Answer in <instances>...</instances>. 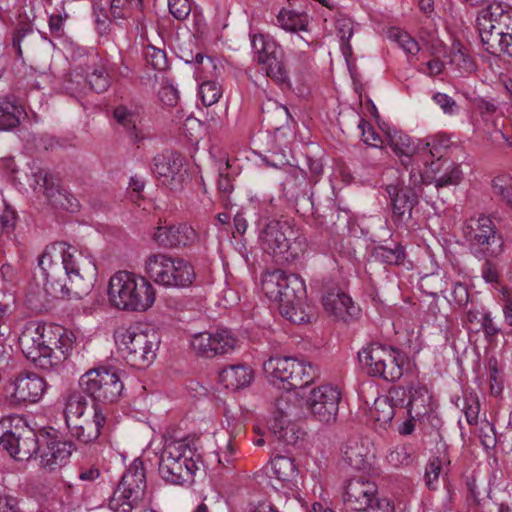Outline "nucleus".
Masks as SVG:
<instances>
[{
	"label": "nucleus",
	"instance_id": "f257e3e1",
	"mask_svg": "<svg viewBox=\"0 0 512 512\" xmlns=\"http://www.w3.org/2000/svg\"><path fill=\"white\" fill-rule=\"evenodd\" d=\"M47 295L58 298H82L93 286L97 276L94 258L66 242L47 246L39 258Z\"/></svg>",
	"mask_w": 512,
	"mask_h": 512
},
{
	"label": "nucleus",
	"instance_id": "f03ea898",
	"mask_svg": "<svg viewBox=\"0 0 512 512\" xmlns=\"http://www.w3.org/2000/svg\"><path fill=\"white\" fill-rule=\"evenodd\" d=\"M261 248L281 263H293L307 249V239L290 221L265 219L259 222Z\"/></svg>",
	"mask_w": 512,
	"mask_h": 512
},
{
	"label": "nucleus",
	"instance_id": "7ed1b4c3",
	"mask_svg": "<svg viewBox=\"0 0 512 512\" xmlns=\"http://www.w3.org/2000/svg\"><path fill=\"white\" fill-rule=\"evenodd\" d=\"M201 455L193 439L184 438L166 442L159 458V474L163 480L175 485L193 481Z\"/></svg>",
	"mask_w": 512,
	"mask_h": 512
},
{
	"label": "nucleus",
	"instance_id": "20e7f679",
	"mask_svg": "<svg viewBox=\"0 0 512 512\" xmlns=\"http://www.w3.org/2000/svg\"><path fill=\"white\" fill-rule=\"evenodd\" d=\"M108 296L111 304L118 309L145 311L155 301V290L146 278L119 271L110 278Z\"/></svg>",
	"mask_w": 512,
	"mask_h": 512
},
{
	"label": "nucleus",
	"instance_id": "39448f33",
	"mask_svg": "<svg viewBox=\"0 0 512 512\" xmlns=\"http://www.w3.org/2000/svg\"><path fill=\"white\" fill-rule=\"evenodd\" d=\"M263 371L273 385L287 391L304 388L320 375L318 367L293 357H269L263 362Z\"/></svg>",
	"mask_w": 512,
	"mask_h": 512
},
{
	"label": "nucleus",
	"instance_id": "423d86ee",
	"mask_svg": "<svg viewBox=\"0 0 512 512\" xmlns=\"http://www.w3.org/2000/svg\"><path fill=\"white\" fill-rule=\"evenodd\" d=\"M358 358L371 377L380 378L386 382H396L403 375L406 362L405 354L390 345L371 342L358 352Z\"/></svg>",
	"mask_w": 512,
	"mask_h": 512
},
{
	"label": "nucleus",
	"instance_id": "0eeeda50",
	"mask_svg": "<svg viewBox=\"0 0 512 512\" xmlns=\"http://www.w3.org/2000/svg\"><path fill=\"white\" fill-rule=\"evenodd\" d=\"M145 272L156 284L167 288H187L196 279L189 261L163 253H154L146 258Z\"/></svg>",
	"mask_w": 512,
	"mask_h": 512
},
{
	"label": "nucleus",
	"instance_id": "6e6552de",
	"mask_svg": "<svg viewBox=\"0 0 512 512\" xmlns=\"http://www.w3.org/2000/svg\"><path fill=\"white\" fill-rule=\"evenodd\" d=\"M119 351L126 362L132 367L143 369L156 358L159 348V334L153 330H142L130 327L116 336Z\"/></svg>",
	"mask_w": 512,
	"mask_h": 512
},
{
	"label": "nucleus",
	"instance_id": "1a4fd4ad",
	"mask_svg": "<svg viewBox=\"0 0 512 512\" xmlns=\"http://www.w3.org/2000/svg\"><path fill=\"white\" fill-rule=\"evenodd\" d=\"M0 448L18 461L29 460L39 451V438L22 418H3L0 420Z\"/></svg>",
	"mask_w": 512,
	"mask_h": 512
},
{
	"label": "nucleus",
	"instance_id": "9d476101",
	"mask_svg": "<svg viewBox=\"0 0 512 512\" xmlns=\"http://www.w3.org/2000/svg\"><path fill=\"white\" fill-rule=\"evenodd\" d=\"M81 392L95 404H109L118 401L124 389L120 371L115 367H98L88 370L79 379Z\"/></svg>",
	"mask_w": 512,
	"mask_h": 512
},
{
	"label": "nucleus",
	"instance_id": "9b49d317",
	"mask_svg": "<svg viewBox=\"0 0 512 512\" xmlns=\"http://www.w3.org/2000/svg\"><path fill=\"white\" fill-rule=\"evenodd\" d=\"M342 499L345 508L354 512H393L394 510L387 498L378 496L377 485L363 477L346 481Z\"/></svg>",
	"mask_w": 512,
	"mask_h": 512
},
{
	"label": "nucleus",
	"instance_id": "f8f14e48",
	"mask_svg": "<svg viewBox=\"0 0 512 512\" xmlns=\"http://www.w3.org/2000/svg\"><path fill=\"white\" fill-rule=\"evenodd\" d=\"M145 488L146 474L143 462L135 460L110 497L109 508L114 512H131L142 500Z\"/></svg>",
	"mask_w": 512,
	"mask_h": 512
},
{
	"label": "nucleus",
	"instance_id": "ddd939ff",
	"mask_svg": "<svg viewBox=\"0 0 512 512\" xmlns=\"http://www.w3.org/2000/svg\"><path fill=\"white\" fill-rule=\"evenodd\" d=\"M464 236L477 258L496 257L502 252L503 239L487 216L469 219L464 227Z\"/></svg>",
	"mask_w": 512,
	"mask_h": 512
},
{
	"label": "nucleus",
	"instance_id": "4468645a",
	"mask_svg": "<svg viewBox=\"0 0 512 512\" xmlns=\"http://www.w3.org/2000/svg\"><path fill=\"white\" fill-rule=\"evenodd\" d=\"M251 47L257 62L265 65L267 76L277 84L288 85L289 75L283 62L281 46L269 35L255 34L251 39Z\"/></svg>",
	"mask_w": 512,
	"mask_h": 512
},
{
	"label": "nucleus",
	"instance_id": "2eb2a0df",
	"mask_svg": "<svg viewBox=\"0 0 512 512\" xmlns=\"http://www.w3.org/2000/svg\"><path fill=\"white\" fill-rule=\"evenodd\" d=\"M341 393L332 385L313 388L306 398V407L314 418L322 423L331 424L337 419Z\"/></svg>",
	"mask_w": 512,
	"mask_h": 512
},
{
	"label": "nucleus",
	"instance_id": "dca6fc26",
	"mask_svg": "<svg viewBox=\"0 0 512 512\" xmlns=\"http://www.w3.org/2000/svg\"><path fill=\"white\" fill-rule=\"evenodd\" d=\"M237 339L226 328L200 332L192 336L191 347L194 352L205 358L231 353L235 350Z\"/></svg>",
	"mask_w": 512,
	"mask_h": 512
},
{
	"label": "nucleus",
	"instance_id": "f3484780",
	"mask_svg": "<svg viewBox=\"0 0 512 512\" xmlns=\"http://www.w3.org/2000/svg\"><path fill=\"white\" fill-rule=\"evenodd\" d=\"M264 285L270 297L279 302V306L302 301L306 295L305 283L301 277L281 270L273 272Z\"/></svg>",
	"mask_w": 512,
	"mask_h": 512
},
{
	"label": "nucleus",
	"instance_id": "a211bd4d",
	"mask_svg": "<svg viewBox=\"0 0 512 512\" xmlns=\"http://www.w3.org/2000/svg\"><path fill=\"white\" fill-rule=\"evenodd\" d=\"M38 327L42 344V356L50 360L47 368L42 369L51 370L66 359L70 344H68V338L61 326L38 323Z\"/></svg>",
	"mask_w": 512,
	"mask_h": 512
},
{
	"label": "nucleus",
	"instance_id": "6ab92c4d",
	"mask_svg": "<svg viewBox=\"0 0 512 512\" xmlns=\"http://www.w3.org/2000/svg\"><path fill=\"white\" fill-rule=\"evenodd\" d=\"M183 161L184 158L177 151L165 150L153 158L152 171L162 185L178 190L184 181Z\"/></svg>",
	"mask_w": 512,
	"mask_h": 512
},
{
	"label": "nucleus",
	"instance_id": "aec40b11",
	"mask_svg": "<svg viewBox=\"0 0 512 512\" xmlns=\"http://www.w3.org/2000/svg\"><path fill=\"white\" fill-rule=\"evenodd\" d=\"M45 441V449L41 453V466L53 471L68 461L72 452L76 450L75 444L70 440H64L56 434L46 432L41 435Z\"/></svg>",
	"mask_w": 512,
	"mask_h": 512
},
{
	"label": "nucleus",
	"instance_id": "412c9836",
	"mask_svg": "<svg viewBox=\"0 0 512 512\" xmlns=\"http://www.w3.org/2000/svg\"><path fill=\"white\" fill-rule=\"evenodd\" d=\"M324 310L336 320L348 322L354 319L360 309L352 298L338 287L326 288L322 295Z\"/></svg>",
	"mask_w": 512,
	"mask_h": 512
},
{
	"label": "nucleus",
	"instance_id": "4be33fe9",
	"mask_svg": "<svg viewBox=\"0 0 512 512\" xmlns=\"http://www.w3.org/2000/svg\"><path fill=\"white\" fill-rule=\"evenodd\" d=\"M152 237L161 247L176 248L195 243L197 233L191 226L180 223L177 225L158 226Z\"/></svg>",
	"mask_w": 512,
	"mask_h": 512
},
{
	"label": "nucleus",
	"instance_id": "5701e85b",
	"mask_svg": "<svg viewBox=\"0 0 512 512\" xmlns=\"http://www.w3.org/2000/svg\"><path fill=\"white\" fill-rule=\"evenodd\" d=\"M285 196L294 201L297 211L300 208L308 212L314 210V204L311 196L308 195V182L306 180V173L302 169H292L284 182Z\"/></svg>",
	"mask_w": 512,
	"mask_h": 512
},
{
	"label": "nucleus",
	"instance_id": "b1692460",
	"mask_svg": "<svg viewBox=\"0 0 512 512\" xmlns=\"http://www.w3.org/2000/svg\"><path fill=\"white\" fill-rule=\"evenodd\" d=\"M92 418H80V420L67 425L72 437L84 444L91 443L98 439L101 429L106 422V416L100 405L94 404Z\"/></svg>",
	"mask_w": 512,
	"mask_h": 512
},
{
	"label": "nucleus",
	"instance_id": "393cba45",
	"mask_svg": "<svg viewBox=\"0 0 512 512\" xmlns=\"http://www.w3.org/2000/svg\"><path fill=\"white\" fill-rule=\"evenodd\" d=\"M13 386L12 397L17 403H35L40 400L46 389L44 379L33 372L19 374L15 378Z\"/></svg>",
	"mask_w": 512,
	"mask_h": 512
},
{
	"label": "nucleus",
	"instance_id": "a878e982",
	"mask_svg": "<svg viewBox=\"0 0 512 512\" xmlns=\"http://www.w3.org/2000/svg\"><path fill=\"white\" fill-rule=\"evenodd\" d=\"M404 405L405 390L401 386L392 387L387 396L375 400L372 416L380 425L389 424L395 416V409L404 408Z\"/></svg>",
	"mask_w": 512,
	"mask_h": 512
},
{
	"label": "nucleus",
	"instance_id": "bb28decb",
	"mask_svg": "<svg viewBox=\"0 0 512 512\" xmlns=\"http://www.w3.org/2000/svg\"><path fill=\"white\" fill-rule=\"evenodd\" d=\"M478 16H485L490 26L512 43V7L508 3L493 0Z\"/></svg>",
	"mask_w": 512,
	"mask_h": 512
},
{
	"label": "nucleus",
	"instance_id": "cd10ccee",
	"mask_svg": "<svg viewBox=\"0 0 512 512\" xmlns=\"http://www.w3.org/2000/svg\"><path fill=\"white\" fill-rule=\"evenodd\" d=\"M477 27L484 49L491 55L500 56L507 54L512 56V43L500 32L490 26L485 16L477 17Z\"/></svg>",
	"mask_w": 512,
	"mask_h": 512
},
{
	"label": "nucleus",
	"instance_id": "c85d7f7f",
	"mask_svg": "<svg viewBox=\"0 0 512 512\" xmlns=\"http://www.w3.org/2000/svg\"><path fill=\"white\" fill-rule=\"evenodd\" d=\"M38 323H29L19 336V346L25 355L35 366L47 368L49 359L42 356V344Z\"/></svg>",
	"mask_w": 512,
	"mask_h": 512
},
{
	"label": "nucleus",
	"instance_id": "c756f323",
	"mask_svg": "<svg viewBox=\"0 0 512 512\" xmlns=\"http://www.w3.org/2000/svg\"><path fill=\"white\" fill-rule=\"evenodd\" d=\"M113 116L133 144L145 139L142 129V116L134 106L119 105L115 107Z\"/></svg>",
	"mask_w": 512,
	"mask_h": 512
},
{
	"label": "nucleus",
	"instance_id": "7c9ffc66",
	"mask_svg": "<svg viewBox=\"0 0 512 512\" xmlns=\"http://www.w3.org/2000/svg\"><path fill=\"white\" fill-rule=\"evenodd\" d=\"M36 189L42 192L47 201L55 208L74 211L69 197L64 193L58 184V180L45 171L35 174Z\"/></svg>",
	"mask_w": 512,
	"mask_h": 512
},
{
	"label": "nucleus",
	"instance_id": "2f4dec72",
	"mask_svg": "<svg viewBox=\"0 0 512 512\" xmlns=\"http://www.w3.org/2000/svg\"><path fill=\"white\" fill-rule=\"evenodd\" d=\"M405 390V405L407 415L423 417L428 414L431 405V395L425 385L421 383H410L401 386Z\"/></svg>",
	"mask_w": 512,
	"mask_h": 512
},
{
	"label": "nucleus",
	"instance_id": "473e14b6",
	"mask_svg": "<svg viewBox=\"0 0 512 512\" xmlns=\"http://www.w3.org/2000/svg\"><path fill=\"white\" fill-rule=\"evenodd\" d=\"M385 191L389 196L393 215L399 219L406 213L410 216L418 204V195L412 188L390 184L386 186Z\"/></svg>",
	"mask_w": 512,
	"mask_h": 512
},
{
	"label": "nucleus",
	"instance_id": "72a5a7b5",
	"mask_svg": "<svg viewBox=\"0 0 512 512\" xmlns=\"http://www.w3.org/2000/svg\"><path fill=\"white\" fill-rule=\"evenodd\" d=\"M81 75H74L70 80L67 81L66 89L72 93H85L86 90H93L96 93H102L109 87L108 75L103 66L97 65L92 68L91 71H87L85 79H83V85L81 88H74L73 85L80 84L82 80Z\"/></svg>",
	"mask_w": 512,
	"mask_h": 512
},
{
	"label": "nucleus",
	"instance_id": "f704fd0d",
	"mask_svg": "<svg viewBox=\"0 0 512 512\" xmlns=\"http://www.w3.org/2000/svg\"><path fill=\"white\" fill-rule=\"evenodd\" d=\"M430 171L433 173L431 182H434L437 189L457 185L462 179L460 167L448 159L432 161Z\"/></svg>",
	"mask_w": 512,
	"mask_h": 512
},
{
	"label": "nucleus",
	"instance_id": "c9c22d12",
	"mask_svg": "<svg viewBox=\"0 0 512 512\" xmlns=\"http://www.w3.org/2000/svg\"><path fill=\"white\" fill-rule=\"evenodd\" d=\"M293 118L285 105L273 99H267L262 104V122L266 123L269 129L278 131L289 126Z\"/></svg>",
	"mask_w": 512,
	"mask_h": 512
},
{
	"label": "nucleus",
	"instance_id": "e433bc0d",
	"mask_svg": "<svg viewBox=\"0 0 512 512\" xmlns=\"http://www.w3.org/2000/svg\"><path fill=\"white\" fill-rule=\"evenodd\" d=\"M253 378V370L245 364L227 366L219 374L220 382L231 390H238L249 386Z\"/></svg>",
	"mask_w": 512,
	"mask_h": 512
},
{
	"label": "nucleus",
	"instance_id": "4c0bfd02",
	"mask_svg": "<svg viewBox=\"0 0 512 512\" xmlns=\"http://www.w3.org/2000/svg\"><path fill=\"white\" fill-rule=\"evenodd\" d=\"M39 40V32L34 31L33 25L22 22L15 29L12 35V47L18 58H22L24 50L29 52L35 49Z\"/></svg>",
	"mask_w": 512,
	"mask_h": 512
},
{
	"label": "nucleus",
	"instance_id": "58836bf2",
	"mask_svg": "<svg viewBox=\"0 0 512 512\" xmlns=\"http://www.w3.org/2000/svg\"><path fill=\"white\" fill-rule=\"evenodd\" d=\"M343 461L356 471H364L370 467L367 447L359 441L350 440L343 450Z\"/></svg>",
	"mask_w": 512,
	"mask_h": 512
},
{
	"label": "nucleus",
	"instance_id": "ea45409f",
	"mask_svg": "<svg viewBox=\"0 0 512 512\" xmlns=\"http://www.w3.org/2000/svg\"><path fill=\"white\" fill-rule=\"evenodd\" d=\"M25 114L21 105L9 98L0 99V130L8 131L15 128Z\"/></svg>",
	"mask_w": 512,
	"mask_h": 512
},
{
	"label": "nucleus",
	"instance_id": "a19ab883",
	"mask_svg": "<svg viewBox=\"0 0 512 512\" xmlns=\"http://www.w3.org/2000/svg\"><path fill=\"white\" fill-rule=\"evenodd\" d=\"M277 25L288 32L307 31L308 16L288 9H281L276 17Z\"/></svg>",
	"mask_w": 512,
	"mask_h": 512
},
{
	"label": "nucleus",
	"instance_id": "79ce46f5",
	"mask_svg": "<svg viewBox=\"0 0 512 512\" xmlns=\"http://www.w3.org/2000/svg\"><path fill=\"white\" fill-rule=\"evenodd\" d=\"M457 408L461 409L470 425H475L478 422L480 412V402L477 393L472 390H465L462 397H457L454 400Z\"/></svg>",
	"mask_w": 512,
	"mask_h": 512
},
{
	"label": "nucleus",
	"instance_id": "37998d69",
	"mask_svg": "<svg viewBox=\"0 0 512 512\" xmlns=\"http://www.w3.org/2000/svg\"><path fill=\"white\" fill-rule=\"evenodd\" d=\"M87 408V400L79 391L69 394L64 410L66 426L84 417Z\"/></svg>",
	"mask_w": 512,
	"mask_h": 512
},
{
	"label": "nucleus",
	"instance_id": "c03bdc74",
	"mask_svg": "<svg viewBox=\"0 0 512 512\" xmlns=\"http://www.w3.org/2000/svg\"><path fill=\"white\" fill-rule=\"evenodd\" d=\"M372 255L381 263L388 265H401L405 260V249L399 243H394L393 247L379 245L373 249Z\"/></svg>",
	"mask_w": 512,
	"mask_h": 512
},
{
	"label": "nucleus",
	"instance_id": "a18cd8bd",
	"mask_svg": "<svg viewBox=\"0 0 512 512\" xmlns=\"http://www.w3.org/2000/svg\"><path fill=\"white\" fill-rule=\"evenodd\" d=\"M272 471L275 477L282 482H292L296 480L298 474L294 460L282 455H278L272 460Z\"/></svg>",
	"mask_w": 512,
	"mask_h": 512
},
{
	"label": "nucleus",
	"instance_id": "49530a36",
	"mask_svg": "<svg viewBox=\"0 0 512 512\" xmlns=\"http://www.w3.org/2000/svg\"><path fill=\"white\" fill-rule=\"evenodd\" d=\"M492 192L501 202L512 209V177L502 174L492 180Z\"/></svg>",
	"mask_w": 512,
	"mask_h": 512
},
{
	"label": "nucleus",
	"instance_id": "de8ad7c7",
	"mask_svg": "<svg viewBox=\"0 0 512 512\" xmlns=\"http://www.w3.org/2000/svg\"><path fill=\"white\" fill-rule=\"evenodd\" d=\"M280 314L295 324L310 322L312 315L302 307V301L297 303L281 304Z\"/></svg>",
	"mask_w": 512,
	"mask_h": 512
},
{
	"label": "nucleus",
	"instance_id": "09e8293b",
	"mask_svg": "<svg viewBox=\"0 0 512 512\" xmlns=\"http://www.w3.org/2000/svg\"><path fill=\"white\" fill-rule=\"evenodd\" d=\"M143 0H111L110 13L114 19H127L134 9H141Z\"/></svg>",
	"mask_w": 512,
	"mask_h": 512
},
{
	"label": "nucleus",
	"instance_id": "8fccbe9b",
	"mask_svg": "<svg viewBox=\"0 0 512 512\" xmlns=\"http://www.w3.org/2000/svg\"><path fill=\"white\" fill-rule=\"evenodd\" d=\"M275 405L277 410L274 412L272 419L269 421V429L277 437L283 428L291 421L286 410L289 406L288 402L284 399H278Z\"/></svg>",
	"mask_w": 512,
	"mask_h": 512
},
{
	"label": "nucleus",
	"instance_id": "3c124183",
	"mask_svg": "<svg viewBox=\"0 0 512 512\" xmlns=\"http://www.w3.org/2000/svg\"><path fill=\"white\" fill-rule=\"evenodd\" d=\"M144 58L154 70L164 71L168 67V60L164 50L147 45L143 50Z\"/></svg>",
	"mask_w": 512,
	"mask_h": 512
},
{
	"label": "nucleus",
	"instance_id": "603ef678",
	"mask_svg": "<svg viewBox=\"0 0 512 512\" xmlns=\"http://www.w3.org/2000/svg\"><path fill=\"white\" fill-rule=\"evenodd\" d=\"M389 38L398 43L406 53L416 55L419 50L418 42L412 38L407 32L393 28L389 31Z\"/></svg>",
	"mask_w": 512,
	"mask_h": 512
},
{
	"label": "nucleus",
	"instance_id": "864d4df0",
	"mask_svg": "<svg viewBox=\"0 0 512 512\" xmlns=\"http://www.w3.org/2000/svg\"><path fill=\"white\" fill-rule=\"evenodd\" d=\"M199 95L205 106H211L218 102L222 96V89L217 82L206 81L200 85Z\"/></svg>",
	"mask_w": 512,
	"mask_h": 512
},
{
	"label": "nucleus",
	"instance_id": "5fc2aeb1",
	"mask_svg": "<svg viewBox=\"0 0 512 512\" xmlns=\"http://www.w3.org/2000/svg\"><path fill=\"white\" fill-rule=\"evenodd\" d=\"M17 219L18 216L15 209L4 202L0 213V236L10 235L15 229Z\"/></svg>",
	"mask_w": 512,
	"mask_h": 512
},
{
	"label": "nucleus",
	"instance_id": "6e6d98bb",
	"mask_svg": "<svg viewBox=\"0 0 512 512\" xmlns=\"http://www.w3.org/2000/svg\"><path fill=\"white\" fill-rule=\"evenodd\" d=\"M69 15L65 11L64 5L61 4V9L57 10V13H53L49 17V30L50 33L56 37L60 38L64 35V23L68 19Z\"/></svg>",
	"mask_w": 512,
	"mask_h": 512
},
{
	"label": "nucleus",
	"instance_id": "4d7b16f0",
	"mask_svg": "<svg viewBox=\"0 0 512 512\" xmlns=\"http://www.w3.org/2000/svg\"><path fill=\"white\" fill-rule=\"evenodd\" d=\"M451 296L459 307H467L469 303H475L474 296L469 293L467 285L461 282L454 283Z\"/></svg>",
	"mask_w": 512,
	"mask_h": 512
},
{
	"label": "nucleus",
	"instance_id": "13d9d810",
	"mask_svg": "<svg viewBox=\"0 0 512 512\" xmlns=\"http://www.w3.org/2000/svg\"><path fill=\"white\" fill-rule=\"evenodd\" d=\"M100 476V471L98 468L92 466V467H80L77 475L76 482H72L70 480H64L66 487L73 491L74 489L79 488L78 481L83 482H93Z\"/></svg>",
	"mask_w": 512,
	"mask_h": 512
},
{
	"label": "nucleus",
	"instance_id": "bf43d9fd",
	"mask_svg": "<svg viewBox=\"0 0 512 512\" xmlns=\"http://www.w3.org/2000/svg\"><path fill=\"white\" fill-rule=\"evenodd\" d=\"M442 469V460L439 457H433L429 460L425 468V482L429 489H435L436 482Z\"/></svg>",
	"mask_w": 512,
	"mask_h": 512
},
{
	"label": "nucleus",
	"instance_id": "052dcab7",
	"mask_svg": "<svg viewBox=\"0 0 512 512\" xmlns=\"http://www.w3.org/2000/svg\"><path fill=\"white\" fill-rule=\"evenodd\" d=\"M389 143L396 154L414 151V148L410 144V137L406 134L395 133L394 135H389ZM407 155L408 154H406V156Z\"/></svg>",
	"mask_w": 512,
	"mask_h": 512
},
{
	"label": "nucleus",
	"instance_id": "680f3d73",
	"mask_svg": "<svg viewBox=\"0 0 512 512\" xmlns=\"http://www.w3.org/2000/svg\"><path fill=\"white\" fill-rule=\"evenodd\" d=\"M169 12L177 20H185L191 12L189 0H168Z\"/></svg>",
	"mask_w": 512,
	"mask_h": 512
},
{
	"label": "nucleus",
	"instance_id": "e2e57ef3",
	"mask_svg": "<svg viewBox=\"0 0 512 512\" xmlns=\"http://www.w3.org/2000/svg\"><path fill=\"white\" fill-rule=\"evenodd\" d=\"M432 99L442 109L444 114L454 115L458 113L459 107L456 101L449 95L437 92L433 95Z\"/></svg>",
	"mask_w": 512,
	"mask_h": 512
},
{
	"label": "nucleus",
	"instance_id": "0e129e2a",
	"mask_svg": "<svg viewBox=\"0 0 512 512\" xmlns=\"http://www.w3.org/2000/svg\"><path fill=\"white\" fill-rule=\"evenodd\" d=\"M480 328L484 332L485 338L492 342L495 337L501 332V328L495 323L494 318L490 311L481 317Z\"/></svg>",
	"mask_w": 512,
	"mask_h": 512
},
{
	"label": "nucleus",
	"instance_id": "69168bd1",
	"mask_svg": "<svg viewBox=\"0 0 512 512\" xmlns=\"http://www.w3.org/2000/svg\"><path fill=\"white\" fill-rule=\"evenodd\" d=\"M358 127L362 131V139L364 143L373 147H378L380 135L375 131V129L365 120H361Z\"/></svg>",
	"mask_w": 512,
	"mask_h": 512
},
{
	"label": "nucleus",
	"instance_id": "338daca9",
	"mask_svg": "<svg viewBox=\"0 0 512 512\" xmlns=\"http://www.w3.org/2000/svg\"><path fill=\"white\" fill-rule=\"evenodd\" d=\"M299 433L296 425L290 422L278 434L277 439L286 445H295L299 439Z\"/></svg>",
	"mask_w": 512,
	"mask_h": 512
},
{
	"label": "nucleus",
	"instance_id": "774afa93",
	"mask_svg": "<svg viewBox=\"0 0 512 512\" xmlns=\"http://www.w3.org/2000/svg\"><path fill=\"white\" fill-rule=\"evenodd\" d=\"M448 148L447 140H438L433 138L427 142L423 149H427L432 157H437L436 161H443V150Z\"/></svg>",
	"mask_w": 512,
	"mask_h": 512
}]
</instances>
